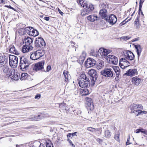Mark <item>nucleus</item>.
Returning <instances> with one entry per match:
<instances>
[{
    "mask_svg": "<svg viewBox=\"0 0 147 147\" xmlns=\"http://www.w3.org/2000/svg\"><path fill=\"white\" fill-rule=\"evenodd\" d=\"M15 71L14 70H11L9 71L8 74H7V75L9 76H11V78L12 77H13V75L15 74Z\"/></svg>",
    "mask_w": 147,
    "mask_h": 147,
    "instance_id": "obj_36",
    "label": "nucleus"
},
{
    "mask_svg": "<svg viewBox=\"0 0 147 147\" xmlns=\"http://www.w3.org/2000/svg\"><path fill=\"white\" fill-rule=\"evenodd\" d=\"M41 95L40 94H36L35 96V99H39L40 98Z\"/></svg>",
    "mask_w": 147,
    "mask_h": 147,
    "instance_id": "obj_54",
    "label": "nucleus"
},
{
    "mask_svg": "<svg viewBox=\"0 0 147 147\" xmlns=\"http://www.w3.org/2000/svg\"><path fill=\"white\" fill-rule=\"evenodd\" d=\"M135 25L137 28H139L140 26V25L139 23H135Z\"/></svg>",
    "mask_w": 147,
    "mask_h": 147,
    "instance_id": "obj_53",
    "label": "nucleus"
},
{
    "mask_svg": "<svg viewBox=\"0 0 147 147\" xmlns=\"http://www.w3.org/2000/svg\"><path fill=\"white\" fill-rule=\"evenodd\" d=\"M98 51L103 57H105L108 54L111 52L112 51L111 50H108L103 48H100Z\"/></svg>",
    "mask_w": 147,
    "mask_h": 147,
    "instance_id": "obj_15",
    "label": "nucleus"
},
{
    "mask_svg": "<svg viewBox=\"0 0 147 147\" xmlns=\"http://www.w3.org/2000/svg\"><path fill=\"white\" fill-rule=\"evenodd\" d=\"M124 57L125 59L129 60H132L134 58V55L131 51H126L124 54Z\"/></svg>",
    "mask_w": 147,
    "mask_h": 147,
    "instance_id": "obj_16",
    "label": "nucleus"
},
{
    "mask_svg": "<svg viewBox=\"0 0 147 147\" xmlns=\"http://www.w3.org/2000/svg\"><path fill=\"white\" fill-rule=\"evenodd\" d=\"M130 138V136L129 135V138H128V139H127V142H126V145H127L128 144H130L129 142V141Z\"/></svg>",
    "mask_w": 147,
    "mask_h": 147,
    "instance_id": "obj_56",
    "label": "nucleus"
},
{
    "mask_svg": "<svg viewBox=\"0 0 147 147\" xmlns=\"http://www.w3.org/2000/svg\"><path fill=\"white\" fill-rule=\"evenodd\" d=\"M47 147H53V144L51 141L49 140H48L46 142Z\"/></svg>",
    "mask_w": 147,
    "mask_h": 147,
    "instance_id": "obj_39",
    "label": "nucleus"
},
{
    "mask_svg": "<svg viewBox=\"0 0 147 147\" xmlns=\"http://www.w3.org/2000/svg\"><path fill=\"white\" fill-rule=\"evenodd\" d=\"M130 63L127 61L125 58H121L119 61L120 66L123 69L129 66Z\"/></svg>",
    "mask_w": 147,
    "mask_h": 147,
    "instance_id": "obj_13",
    "label": "nucleus"
},
{
    "mask_svg": "<svg viewBox=\"0 0 147 147\" xmlns=\"http://www.w3.org/2000/svg\"><path fill=\"white\" fill-rule=\"evenodd\" d=\"M136 105H137V107H138V108H140L142 109H143V107L142 105L139 104H136Z\"/></svg>",
    "mask_w": 147,
    "mask_h": 147,
    "instance_id": "obj_52",
    "label": "nucleus"
},
{
    "mask_svg": "<svg viewBox=\"0 0 147 147\" xmlns=\"http://www.w3.org/2000/svg\"><path fill=\"white\" fill-rule=\"evenodd\" d=\"M101 74L103 76L107 77H112L114 74L112 69L110 68L105 69L103 71H101Z\"/></svg>",
    "mask_w": 147,
    "mask_h": 147,
    "instance_id": "obj_9",
    "label": "nucleus"
},
{
    "mask_svg": "<svg viewBox=\"0 0 147 147\" xmlns=\"http://www.w3.org/2000/svg\"><path fill=\"white\" fill-rule=\"evenodd\" d=\"M9 51L11 53H13L17 55L19 54V51L16 49L14 46H11L10 47Z\"/></svg>",
    "mask_w": 147,
    "mask_h": 147,
    "instance_id": "obj_26",
    "label": "nucleus"
},
{
    "mask_svg": "<svg viewBox=\"0 0 147 147\" xmlns=\"http://www.w3.org/2000/svg\"><path fill=\"white\" fill-rule=\"evenodd\" d=\"M96 141L98 142H99L100 143V142H102V140L99 138H97V139H96Z\"/></svg>",
    "mask_w": 147,
    "mask_h": 147,
    "instance_id": "obj_61",
    "label": "nucleus"
},
{
    "mask_svg": "<svg viewBox=\"0 0 147 147\" xmlns=\"http://www.w3.org/2000/svg\"><path fill=\"white\" fill-rule=\"evenodd\" d=\"M137 74L138 72L136 69H129L127 72L125 73L124 74L132 76L135 75H137Z\"/></svg>",
    "mask_w": 147,
    "mask_h": 147,
    "instance_id": "obj_18",
    "label": "nucleus"
},
{
    "mask_svg": "<svg viewBox=\"0 0 147 147\" xmlns=\"http://www.w3.org/2000/svg\"><path fill=\"white\" fill-rule=\"evenodd\" d=\"M113 69L116 74V77H119L120 73V69L119 67L118 66H114L113 67Z\"/></svg>",
    "mask_w": 147,
    "mask_h": 147,
    "instance_id": "obj_28",
    "label": "nucleus"
},
{
    "mask_svg": "<svg viewBox=\"0 0 147 147\" xmlns=\"http://www.w3.org/2000/svg\"><path fill=\"white\" fill-rule=\"evenodd\" d=\"M90 80L85 74L81 75L78 79V84L80 87L85 88L88 87L89 85Z\"/></svg>",
    "mask_w": 147,
    "mask_h": 147,
    "instance_id": "obj_1",
    "label": "nucleus"
},
{
    "mask_svg": "<svg viewBox=\"0 0 147 147\" xmlns=\"http://www.w3.org/2000/svg\"><path fill=\"white\" fill-rule=\"evenodd\" d=\"M111 134V133L109 130H106L105 132V136L107 138H109L110 137Z\"/></svg>",
    "mask_w": 147,
    "mask_h": 147,
    "instance_id": "obj_37",
    "label": "nucleus"
},
{
    "mask_svg": "<svg viewBox=\"0 0 147 147\" xmlns=\"http://www.w3.org/2000/svg\"><path fill=\"white\" fill-rule=\"evenodd\" d=\"M28 76V74L26 73H22L20 79L22 80H25L27 78Z\"/></svg>",
    "mask_w": 147,
    "mask_h": 147,
    "instance_id": "obj_38",
    "label": "nucleus"
},
{
    "mask_svg": "<svg viewBox=\"0 0 147 147\" xmlns=\"http://www.w3.org/2000/svg\"><path fill=\"white\" fill-rule=\"evenodd\" d=\"M106 20L110 24L113 25L116 23L117 21V19L115 15L111 14L107 17Z\"/></svg>",
    "mask_w": 147,
    "mask_h": 147,
    "instance_id": "obj_12",
    "label": "nucleus"
},
{
    "mask_svg": "<svg viewBox=\"0 0 147 147\" xmlns=\"http://www.w3.org/2000/svg\"><path fill=\"white\" fill-rule=\"evenodd\" d=\"M139 40V38H137L134 39H133L132 41V42H134Z\"/></svg>",
    "mask_w": 147,
    "mask_h": 147,
    "instance_id": "obj_59",
    "label": "nucleus"
},
{
    "mask_svg": "<svg viewBox=\"0 0 147 147\" xmlns=\"http://www.w3.org/2000/svg\"><path fill=\"white\" fill-rule=\"evenodd\" d=\"M39 146V147H45V145L43 144L40 143Z\"/></svg>",
    "mask_w": 147,
    "mask_h": 147,
    "instance_id": "obj_58",
    "label": "nucleus"
},
{
    "mask_svg": "<svg viewBox=\"0 0 147 147\" xmlns=\"http://www.w3.org/2000/svg\"><path fill=\"white\" fill-rule=\"evenodd\" d=\"M142 82V80L136 76L134 77L132 79V84L134 86H138Z\"/></svg>",
    "mask_w": 147,
    "mask_h": 147,
    "instance_id": "obj_17",
    "label": "nucleus"
},
{
    "mask_svg": "<svg viewBox=\"0 0 147 147\" xmlns=\"http://www.w3.org/2000/svg\"><path fill=\"white\" fill-rule=\"evenodd\" d=\"M144 1V0H140V1L138 13H140V12L142 7V5Z\"/></svg>",
    "mask_w": 147,
    "mask_h": 147,
    "instance_id": "obj_40",
    "label": "nucleus"
},
{
    "mask_svg": "<svg viewBox=\"0 0 147 147\" xmlns=\"http://www.w3.org/2000/svg\"><path fill=\"white\" fill-rule=\"evenodd\" d=\"M120 134L119 132H118L117 134H115L114 136L115 139L118 142H120V140L119 139Z\"/></svg>",
    "mask_w": 147,
    "mask_h": 147,
    "instance_id": "obj_41",
    "label": "nucleus"
},
{
    "mask_svg": "<svg viewBox=\"0 0 147 147\" xmlns=\"http://www.w3.org/2000/svg\"><path fill=\"white\" fill-rule=\"evenodd\" d=\"M33 42V40L32 38L29 37H25L24 38V42L25 43V45H31V44Z\"/></svg>",
    "mask_w": 147,
    "mask_h": 147,
    "instance_id": "obj_24",
    "label": "nucleus"
},
{
    "mask_svg": "<svg viewBox=\"0 0 147 147\" xmlns=\"http://www.w3.org/2000/svg\"><path fill=\"white\" fill-rule=\"evenodd\" d=\"M142 129V128L137 129L136 130V133L138 134V133H139V132H141Z\"/></svg>",
    "mask_w": 147,
    "mask_h": 147,
    "instance_id": "obj_57",
    "label": "nucleus"
},
{
    "mask_svg": "<svg viewBox=\"0 0 147 147\" xmlns=\"http://www.w3.org/2000/svg\"><path fill=\"white\" fill-rule=\"evenodd\" d=\"M98 63L97 68L98 69H99L102 68L104 66V62L103 61L101 60L99 61Z\"/></svg>",
    "mask_w": 147,
    "mask_h": 147,
    "instance_id": "obj_32",
    "label": "nucleus"
},
{
    "mask_svg": "<svg viewBox=\"0 0 147 147\" xmlns=\"http://www.w3.org/2000/svg\"><path fill=\"white\" fill-rule=\"evenodd\" d=\"M86 56V54L85 52H83L82 55H81L78 59V61L80 63L82 64L84 62Z\"/></svg>",
    "mask_w": 147,
    "mask_h": 147,
    "instance_id": "obj_25",
    "label": "nucleus"
},
{
    "mask_svg": "<svg viewBox=\"0 0 147 147\" xmlns=\"http://www.w3.org/2000/svg\"><path fill=\"white\" fill-rule=\"evenodd\" d=\"M7 61V58L5 56H0V63L5 64Z\"/></svg>",
    "mask_w": 147,
    "mask_h": 147,
    "instance_id": "obj_29",
    "label": "nucleus"
},
{
    "mask_svg": "<svg viewBox=\"0 0 147 147\" xmlns=\"http://www.w3.org/2000/svg\"><path fill=\"white\" fill-rule=\"evenodd\" d=\"M79 3L82 7L86 9V10H87L91 13L94 9V6L92 4L86 1L79 0Z\"/></svg>",
    "mask_w": 147,
    "mask_h": 147,
    "instance_id": "obj_4",
    "label": "nucleus"
},
{
    "mask_svg": "<svg viewBox=\"0 0 147 147\" xmlns=\"http://www.w3.org/2000/svg\"><path fill=\"white\" fill-rule=\"evenodd\" d=\"M37 117L36 116H34L29 118V119L30 121H38V119H37Z\"/></svg>",
    "mask_w": 147,
    "mask_h": 147,
    "instance_id": "obj_48",
    "label": "nucleus"
},
{
    "mask_svg": "<svg viewBox=\"0 0 147 147\" xmlns=\"http://www.w3.org/2000/svg\"><path fill=\"white\" fill-rule=\"evenodd\" d=\"M88 74L92 78H91L92 84V85H94L98 77L97 73L94 69H92L88 71Z\"/></svg>",
    "mask_w": 147,
    "mask_h": 147,
    "instance_id": "obj_8",
    "label": "nucleus"
},
{
    "mask_svg": "<svg viewBox=\"0 0 147 147\" xmlns=\"http://www.w3.org/2000/svg\"><path fill=\"white\" fill-rule=\"evenodd\" d=\"M59 107L61 109L63 110H66V107L65 105L61 103L59 105Z\"/></svg>",
    "mask_w": 147,
    "mask_h": 147,
    "instance_id": "obj_47",
    "label": "nucleus"
},
{
    "mask_svg": "<svg viewBox=\"0 0 147 147\" xmlns=\"http://www.w3.org/2000/svg\"><path fill=\"white\" fill-rule=\"evenodd\" d=\"M32 47L31 45H24L23 46L22 51L24 53H26L28 52L32 49Z\"/></svg>",
    "mask_w": 147,
    "mask_h": 147,
    "instance_id": "obj_20",
    "label": "nucleus"
},
{
    "mask_svg": "<svg viewBox=\"0 0 147 147\" xmlns=\"http://www.w3.org/2000/svg\"><path fill=\"white\" fill-rule=\"evenodd\" d=\"M87 129L89 131H92V132L94 131V130H95V129H97V130L98 129H95L94 128H93L91 127L87 128Z\"/></svg>",
    "mask_w": 147,
    "mask_h": 147,
    "instance_id": "obj_49",
    "label": "nucleus"
},
{
    "mask_svg": "<svg viewBox=\"0 0 147 147\" xmlns=\"http://www.w3.org/2000/svg\"><path fill=\"white\" fill-rule=\"evenodd\" d=\"M87 101H88V105H89H89H89L88 106L90 107H91L92 106V107H93V104L91 102H92L91 99L90 98H88L87 99ZM91 108H92L93 107H92Z\"/></svg>",
    "mask_w": 147,
    "mask_h": 147,
    "instance_id": "obj_44",
    "label": "nucleus"
},
{
    "mask_svg": "<svg viewBox=\"0 0 147 147\" xmlns=\"http://www.w3.org/2000/svg\"><path fill=\"white\" fill-rule=\"evenodd\" d=\"M147 113V112L146 111H142L138 109V114H137V116H138L140 115L142 113L143 114H146Z\"/></svg>",
    "mask_w": 147,
    "mask_h": 147,
    "instance_id": "obj_45",
    "label": "nucleus"
},
{
    "mask_svg": "<svg viewBox=\"0 0 147 147\" xmlns=\"http://www.w3.org/2000/svg\"><path fill=\"white\" fill-rule=\"evenodd\" d=\"M79 3L82 7L86 9V10H87L91 13L94 9V6L92 4L86 1L79 0Z\"/></svg>",
    "mask_w": 147,
    "mask_h": 147,
    "instance_id": "obj_3",
    "label": "nucleus"
},
{
    "mask_svg": "<svg viewBox=\"0 0 147 147\" xmlns=\"http://www.w3.org/2000/svg\"><path fill=\"white\" fill-rule=\"evenodd\" d=\"M107 61L109 60L110 63H112L116 65L118 63V59L117 58L113 55H109L106 57Z\"/></svg>",
    "mask_w": 147,
    "mask_h": 147,
    "instance_id": "obj_11",
    "label": "nucleus"
},
{
    "mask_svg": "<svg viewBox=\"0 0 147 147\" xmlns=\"http://www.w3.org/2000/svg\"><path fill=\"white\" fill-rule=\"evenodd\" d=\"M81 93L82 96L86 95L89 94L88 90L87 89H81Z\"/></svg>",
    "mask_w": 147,
    "mask_h": 147,
    "instance_id": "obj_31",
    "label": "nucleus"
},
{
    "mask_svg": "<svg viewBox=\"0 0 147 147\" xmlns=\"http://www.w3.org/2000/svg\"><path fill=\"white\" fill-rule=\"evenodd\" d=\"M135 47L136 49L138 57L140 55V54L142 51V49L140 45H135Z\"/></svg>",
    "mask_w": 147,
    "mask_h": 147,
    "instance_id": "obj_27",
    "label": "nucleus"
},
{
    "mask_svg": "<svg viewBox=\"0 0 147 147\" xmlns=\"http://www.w3.org/2000/svg\"><path fill=\"white\" fill-rule=\"evenodd\" d=\"M37 117V119H38V120L40 119L41 118V115H38V116H36Z\"/></svg>",
    "mask_w": 147,
    "mask_h": 147,
    "instance_id": "obj_64",
    "label": "nucleus"
},
{
    "mask_svg": "<svg viewBox=\"0 0 147 147\" xmlns=\"http://www.w3.org/2000/svg\"><path fill=\"white\" fill-rule=\"evenodd\" d=\"M91 13L90 12L88 11L87 10H86V9L84 10H83L81 12V15L82 16H84L86 15H88L89 14Z\"/></svg>",
    "mask_w": 147,
    "mask_h": 147,
    "instance_id": "obj_34",
    "label": "nucleus"
},
{
    "mask_svg": "<svg viewBox=\"0 0 147 147\" xmlns=\"http://www.w3.org/2000/svg\"><path fill=\"white\" fill-rule=\"evenodd\" d=\"M96 63V61L93 59H88L85 63V65L87 68L91 67L94 65Z\"/></svg>",
    "mask_w": 147,
    "mask_h": 147,
    "instance_id": "obj_14",
    "label": "nucleus"
},
{
    "mask_svg": "<svg viewBox=\"0 0 147 147\" xmlns=\"http://www.w3.org/2000/svg\"><path fill=\"white\" fill-rule=\"evenodd\" d=\"M131 38V36H124L121 37L120 39L122 41H124L129 40Z\"/></svg>",
    "mask_w": 147,
    "mask_h": 147,
    "instance_id": "obj_42",
    "label": "nucleus"
},
{
    "mask_svg": "<svg viewBox=\"0 0 147 147\" xmlns=\"http://www.w3.org/2000/svg\"><path fill=\"white\" fill-rule=\"evenodd\" d=\"M39 34V32L33 28L32 30V31L30 33V35L33 36H36Z\"/></svg>",
    "mask_w": 147,
    "mask_h": 147,
    "instance_id": "obj_30",
    "label": "nucleus"
},
{
    "mask_svg": "<svg viewBox=\"0 0 147 147\" xmlns=\"http://www.w3.org/2000/svg\"><path fill=\"white\" fill-rule=\"evenodd\" d=\"M3 71L4 73L6 74H8L10 71L9 69L8 66H3Z\"/></svg>",
    "mask_w": 147,
    "mask_h": 147,
    "instance_id": "obj_35",
    "label": "nucleus"
},
{
    "mask_svg": "<svg viewBox=\"0 0 147 147\" xmlns=\"http://www.w3.org/2000/svg\"><path fill=\"white\" fill-rule=\"evenodd\" d=\"M45 54V52L42 50H38L32 53L30 55V58L32 60H36L43 56Z\"/></svg>",
    "mask_w": 147,
    "mask_h": 147,
    "instance_id": "obj_5",
    "label": "nucleus"
},
{
    "mask_svg": "<svg viewBox=\"0 0 147 147\" xmlns=\"http://www.w3.org/2000/svg\"><path fill=\"white\" fill-rule=\"evenodd\" d=\"M77 133V132H75L74 133H71L72 135V136H74L75 135H76V134Z\"/></svg>",
    "mask_w": 147,
    "mask_h": 147,
    "instance_id": "obj_63",
    "label": "nucleus"
},
{
    "mask_svg": "<svg viewBox=\"0 0 147 147\" xmlns=\"http://www.w3.org/2000/svg\"><path fill=\"white\" fill-rule=\"evenodd\" d=\"M87 19L90 22H93L99 20V18L95 14L91 15L87 17Z\"/></svg>",
    "mask_w": 147,
    "mask_h": 147,
    "instance_id": "obj_21",
    "label": "nucleus"
},
{
    "mask_svg": "<svg viewBox=\"0 0 147 147\" xmlns=\"http://www.w3.org/2000/svg\"><path fill=\"white\" fill-rule=\"evenodd\" d=\"M32 28V27H27L25 28L24 29V31L26 32L28 35H30V28Z\"/></svg>",
    "mask_w": 147,
    "mask_h": 147,
    "instance_id": "obj_43",
    "label": "nucleus"
},
{
    "mask_svg": "<svg viewBox=\"0 0 147 147\" xmlns=\"http://www.w3.org/2000/svg\"><path fill=\"white\" fill-rule=\"evenodd\" d=\"M108 6V5L107 4L103 3H102L100 5V7L101 9H106Z\"/></svg>",
    "mask_w": 147,
    "mask_h": 147,
    "instance_id": "obj_46",
    "label": "nucleus"
},
{
    "mask_svg": "<svg viewBox=\"0 0 147 147\" xmlns=\"http://www.w3.org/2000/svg\"><path fill=\"white\" fill-rule=\"evenodd\" d=\"M9 64L13 67H16L18 65V57L15 55H10L9 57Z\"/></svg>",
    "mask_w": 147,
    "mask_h": 147,
    "instance_id": "obj_7",
    "label": "nucleus"
},
{
    "mask_svg": "<svg viewBox=\"0 0 147 147\" xmlns=\"http://www.w3.org/2000/svg\"><path fill=\"white\" fill-rule=\"evenodd\" d=\"M142 129L141 132L142 133L145 135H147V131L146 130L142 128Z\"/></svg>",
    "mask_w": 147,
    "mask_h": 147,
    "instance_id": "obj_51",
    "label": "nucleus"
},
{
    "mask_svg": "<svg viewBox=\"0 0 147 147\" xmlns=\"http://www.w3.org/2000/svg\"><path fill=\"white\" fill-rule=\"evenodd\" d=\"M63 77L66 82H68L69 78H70V75L69 72L67 71L64 70L63 74Z\"/></svg>",
    "mask_w": 147,
    "mask_h": 147,
    "instance_id": "obj_23",
    "label": "nucleus"
},
{
    "mask_svg": "<svg viewBox=\"0 0 147 147\" xmlns=\"http://www.w3.org/2000/svg\"><path fill=\"white\" fill-rule=\"evenodd\" d=\"M46 45L44 40L41 37L36 38L35 41V47L37 49L41 48Z\"/></svg>",
    "mask_w": 147,
    "mask_h": 147,
    "instance_id": "obj_6",
    "label": "nucleus"
},
{
    "mask_svg": "<svg viewBox=\"0 0 147 147\" xmlns=\"http://www.w3.org/2000/svg\"><path fill=\"white\" fill-rule=\"evenodd\" d=\"M58 11L59 12V13L62 15H63V13L61 11L60 9H58Z\"/></svg>",
    "mask_w": 147,
    "mask_h": 147,
    "instance_id": "obj_62",
    "label": "nucleus"
},
{
    "mask_svg": "<svg viewBox=\"0 0 147 147\" xmlns=\"http://www.w3.org/2000/svg\"><path fill=\"white\" fill-rule=\"evenodd\" d=\"M50 18L48 17H45L44 18V19L46 20V21H48L49 20Z\"/></svg>",
    "mask_w": 147,
    "mask_h": 147,
    "instance_id": "obj_60",
    "label": "nucleus"
},
{
    "mask_svg": "<svg viewBox=\"0 0 147 147\" xmlns=\"http://www.w3.org/2000/svg\"><path fill=\"white\" fill-rule=\"evenodd\" d=\"M107 11L106 9H101L99 12V14L102 18H104L106 19V18L108 17L107 15Z\"/></svg>",
    "mask_w": 147,
    "mask_h": 147,
    "instance_id": "obj_22",
    "label": "nucleus"
},
{
    "mask_svg": "<svg viewBox=\"0 0 147 147\" xmlns=\"http://www.w3.org/2000/svg\"><path fill=\"white\" fill-rule=\"evenodd\" d=\"M20 77V74L18 73H15L13 77H12L11 79L12 80H17L19 79Z\"/></svg>",
    "mask_w": 147,
    "mask_h": 147,
    "instance_id": "obj_33",
    "label": "nucleus"
},
{
    "mask_svg": "<svg viewBox=\"0 0 147 147\" xmlns=\"http://www.w3.org/2000/svg\"><path fill=\"white\" fill-rule=\"evenodd\" d=\"M136 104H133L131 105L130 107V113H134L135 115H137L138 113V110H137L138 107Z\"/></svg>",
    "mask_w": 147,
    "mask_h": 147,
    "instance_id": "obj_19",
    "label": "nucleus"
},
{
    "mask_svg": "<svg viewBox=\"0 0 147 147\" xmlns=\"http://www.w3.org/2000/svg\"><path fill=\"white\" fill-rule=\"evenodd\" d=\"M45 64V61H43L36 63L35 65L34 69L36 71H39L46 72L44 69V65Z\"/></svg>",
    "mask_w": 147,
    "mask_h": 147,
    "instance_id": "obj_10",
    "label": "nucleus"
},
{
    "mask_svg": "<svg viewBox=\"0 0 147 147\" xmlns=\"http://www.w3.org/2000/svg\"><path fill=\"white\" fill-rule=\"evenodd\" d=\"M20 63L19 67L20 69L25 71H26L30 65V63L28 60V58L23 56L20 58Z\"/></svg>",
    "mask_w": 147,
    "mask_h": 147,
    "instance_id": "obj_2",
    "label": "nucleus"
},
{
    "mask_svg": "<svg viewBox=\"0 0 147 147\" xmlns=\"http://www.w3.org/2000/svg\"><path fill=\"white\" fill-rule=\"evenodd\" d=\"M40 142H37V143L35 144L34 145L31 146L30 147H37L36 146V145H39V144H40Z\"/></svg>",
    "mask_w": 147,
    "mask_h": 147,
    "instance_id": "obj_55",
    "label": "nucleus"
},
{
    "mask_svg": "<svg viewBox=\"0 0 147 147\" xmlns=\"http://www.w3.org/2000/svg\"><path fill=\"white\" fill-rule=\"evenodd\" d=\"M51 69V66L50 65H49L47 67L46 71L49 72L50 70Z\"/></svg>",
    "mask_w": 147,
    "mask_h": 147,
    "instance_id": "obj_50",
    "label": "nucleus"
}]
</instances>
